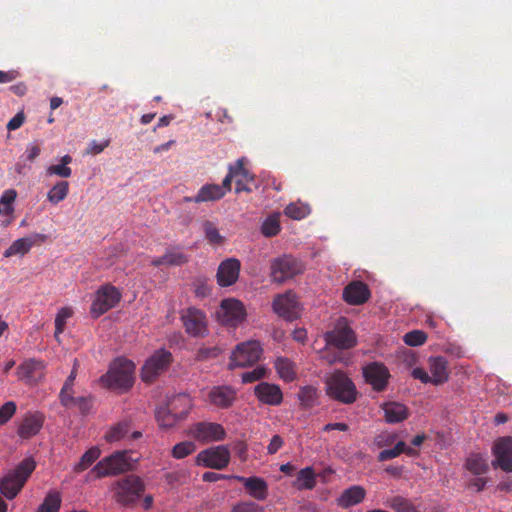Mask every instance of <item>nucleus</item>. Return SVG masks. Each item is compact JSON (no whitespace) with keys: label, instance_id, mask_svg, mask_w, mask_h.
I'll list each match as a JSON object with an SVG mask.
<instances>
[{"label":"nucleus","instance_id":"1","mask_svg":"<svg viewBox=\"0 0 512 512\" xmlns=\"http://www.w3.org/2000/svg\"><path fill=\"white\" fill-rule=\"evenodd\" d=\"M326 394L341 403L352 404L357 399V389L351 378L341 370L325 376Z\"/></svg>","mask_w":512,"mask_h":512},{"label":"nucleus","instance_id":"2","mask_svg":"<svg viewBox=\"0 0 512 512\" xmlns=\"http://www.w3.org/2000/svg\"><path fill=\"white\" fill-rule=\"evenodd\" d=\"M135 365L125 358H117L108 372L101 376L102 384L110 389L128 390L134 383Z\"/></svg>","mask_w":512,"mask_h":512},{"label":"nucleus","instance_id":"3","mask_svg":"<svg viewBox=\"0 0 512 512\" xmlns=\"http://www.w3.org/2000/svg\"><path fill=\"white\" fill-rule=\"evenodd\" d=\"M36 463L32 458L24 459L14 471L0 480V491L7 499H13L20 492L34 471Z\"/></svg>","mask_w":512,"mask_h":512},{"label":"nucleus","instance_id":"4","mask_svg":"<svg viewBox=\"0 0 512 512\" xmlns=\"http://www.w3.org/2000/svg\"><path fill=\"white\" fill-rule=\"evenodd\" d=\"M130 469L126 451H116L100 460L89 472L94 478L100 479L110 475H118Z\"/></svg>","mask_w":512,"mask_h":512},{"label":"nucleus","instance_id":"5","mask_svg":"<svg viewBox=\"0 0 512 512\" xmlns=\"http://www.w3.org/2000/svg\"><path fill=\"white\" fill-rule=\"evenodd\" d=\"M324 339L326 347H334L339 350L351 349L357 343L356 335L344 317L339 318L334 328L324 334Z\"/></svg>","mask_w":512,"mask_h":512},{"label":"nucleus","instance_id":"6","mask_svg":"<svg viewBox=\"0 0 512 512\" xmlns=\"http://www.w3.org/2000/svg\"><path fill=\"white\" fill-rule=\"evenodd\" d=\"M144 490V483L138 476L128 475L115 484V499L123 506H130L140 498Z\"/></svg>","mask_w":512,"mask_h":512},{"label":"nucleus","instance_id":"7","mask_svg":"<svg viewBox=\"0 0 512 512\" xmlns=\"http://www.w3.org/2000/svg\"><path fill=\"white\" fill-rule=\"evenodd\" d=\"M216 315L222 325L235 328L246 319L247 313L241 301L228 298L221 301Z\"/></svg>","mask_w":512,"mask_h":512},{"label":"nucleus","instance_id":"8","mask_svg":"<svg viewBox=\"0 0 512 512\" xmlns=\"http://www.w3.org/2000/svg\"><path fill=\"white\" fill-rule=\"evenodd\" d=\"M271 278L276 283H284L303 272L302 263L291 255H283L271 262Z\"/></svg>","mask_w":512,"mask_h":512},{"label":"nucleus","instance_id":"9","mask_svg":"<svg viewBox=\"0 0 512 512\" xmlns=\"http://www.w3.org/2000/svg\"><path fill=\"white\" fill-rule=\"evenodd\" d=\"M261 354L262 348L258 341L238 344L231 354L229 369L251 366L260 359Z\"/></svg>","mask_w":512,"mask_h":512},{"label":"nucleus","instance_id":"10","mask_svg":"<svg viewBox=\"0 0 512 512\" xmlns=\"http://www.w3.org/2000/svg\"><path fill=\"white\" fill-rule=\"evenodd\" d=\"M120 300L121 293L115 286L110 284L103 285L95 293L90 313L94 318H98L115 307Z\"/></svg>","mask_w":512,"mask_h":512},{"label":"nucleus","instance_id":"11","mask_svg":"<svg viewBox=\"0 0 512 512\" xmlns=\"http://www.w3.org/2000/svg\"><path fill=\"white\" fill-rule=\"evenodd\" d=\"M172 362V354L165 350L155 351L145 362L141 370V378L144 382H152L158 375L163 373Z\"/></svg>","mask_w":512,"mask_h":512},{"label":"nucleus","instance_id":"12","mask_svg":"<svg viewBox=\"0 0 512 512\" xmlns=\"http://www.w3.org/2000/svg\"><path fill=\"white\" fill-rule=\"evenodd\" d=\"M230 462V451L227 446L219 445L201 451L196 457V464L199 466L222 470Z\"/></svg>","mask_w":512,"mask_h":512},{"label":"nucleus","instance_id":"13","mask_svg":"<svg viewBox=\"0 0 512 512\" xmlns=\"http://www.w3.org/2000/svg\"><path fill=\"white\" fill-rule=\"evenodd\" d=\"M190 435L199 442L209 443L224 440L226 431L218 423L198 422L190 428Z\"/></svg>","mask_w":512,"mask_h":512},{"label":"nucleus","instance_id":"14","mask_svg":"<svg viewBox=\"0 0 512 512\" xmlns=\"http://www.w3.org/2000/svg\"><path fill=\"white\" fill-rule=\"evenodd\" d=\"M495 460L492 465L509 473L512 472V436L498 438L492 447Z\"/></svg>","mask_w":512,"mask_h":512},{"label":"nucleus","instance_id":"15","mask_svg":"<svg viewBox=\"0 0 512 512\" xmlns=\"http://www.w3.org/2000/svg\"><path fill=\"white\" fill-rule=\"evenodd\" d=\"M186 332L193 337H204L207 334L205 313L197 308L186 309L181 316Z\"/></svg>","mask_w":512,"mask_h":512},{"label":"nucleus","instance_id":"16","mask_svg":"<svg viewBox=\"0 0 512 512\" xmlns=\"http://www.w3.org/2000/svg\"><path fill=\"white\" fill-rule=\"evenodd\" d=\"M273 310L288 321L296 320L299 317V304L296 295L289 291L276 296L273 301Z\"/></svg>","mask_w":512,"mask_h":512},{"label":"nucleus","instance_id":"17","mask_svg":"<svg viewBox=\"0 0 512 512\" xmlns=\"http://www.w3.org/2000/svg\"><path fill=\"white\" fill-rule=\"evenodd\" d=\"M363 375L367 383H369L374 390L383 391L388 384L390 377L387 367L379 362L368 364L363 369Z\"/></svg>","mask_w":512,"mask_h":512},{"label":"nucleus","instance_id":"18","mask_svg":"<svg viewBox=\"0 0 512 512\" xmlns=\"http://www.w3.org/2000/svg\"><path fill=\"white\" fill-rule=\"evenodd\" d=\"M254 394L257 399L266 405L278 406L283 401V393L279 385L260 382L254 387Z\"/></svg>","mask_w":512,"mask_h":512},{"label":"nucleus","instance_id":"19","mask_svg":"<svg viewBox=\"0 0 512 512\" xmlns=\"http://www.w3.org/2000/svg\"><path fill=\"white\" fill-rule=\"evenodd\" d=\"M240 267V261L234 258L221 262L217 270L218 284L222 287L234 284L238 280Z\"/></svg>","mask_w":512,"mask_h":512},{"label":"nucleus","instance_id":"20","mask_svg":"<svg viewBox=\"0 0 512 512\" xmlns=\"http://www.w3.org/2000/svg\"><path fill=\"white\" fill-rule=\"evenodd\" d=\"M44 363L34 358L27 359L17 367V377L28 384L38 381L43 375Z\"/></svg>","mask_w":512,"mask_h":512},{"label":"nucleus","instance_id":"21","mask_svg":"<svg viewBox=\"0 0 512 512\" xmlns=\"http://www.w3.org/2000/svg\"><path fill=\"white\" fill-rule=\"evenodd\" d=\"M233 479L243 483L245 489L247 490L248 494L259 501H263L268 496V485L267 482L260 477H243V476H233Z\"/></svg>","mask_w":512,"mask_h":512},{"label":"nucleus","instance_id":"22","mask_svg":"<svg viewBox=\"0 0 512 512\" xmlns=\"http://www.w3.org/2000/svg\"><path fill=\"white\" fill-rule=\"evenodd\" d=\"M369 297V288L361 281H353L343 290V299L350 305L363 304L369 299Z\"/></svg>","mask_w":512,"mask_h":512},{"label":"nucleus","instance_id":"23","mask_svg":"<svg viewBox=\"0 0 512 512\" xmlns=\"http://www.w3.org/2000/svg\"><path fill=\"white\" fill-rule=\"evenodd\" d=\"M43 423L44 416L41 413H29L23 418L17 433L21 438L29 439L39 433Z\"/></svg>","mask_w":512,"mask_h":512},{"label":"nucleus","instance_id":"24","mask_svg":"<svg viewBox=\"0 0 512 512\" xmlns=\"http://www.w3.org/2000/svg\"><path fill=\"white\" fill-rule=\"evenodd\" d=\"M208 399L219 408H229L236 399V391L230 386H217L211 389Z\"/></svg>","mask_w":512,"mask_h":512},{"label":"nucleus","instance_id":"25","mask_svg":"<svg viewBox=\"0 0 512 512\" xmlns=\"http://www.w3.org/2000/svg\"><path fill=\"white\" fill-rule=\"evenodd\" d=\"M366 496V490L359 485H353L345 489L341 495L336 499L339 507L347 509L361 503Z\"/></svg>","mask_w":512,"mask_h":512},{"label":"nucleus","instance_id":"26","mask_svg":"<svg viewBox=\"0 0 512 512\" xmlns=\"http://www.w3.org/2000/svg\"><path fill=\"white\" fill-rule=\"evenodd\" d=\"M429 369L431 372V381L434 385H441L448 381V361L442 357H431L429 359Z\"/></svg>","mask_w":512,"mask_h":512},{"label":"nucleus","instance_id":"27","mask_svg":"<svg viewBox=\"0 0 512 512\" xmlns=\"http://www.w3.org/2000/svg\"><path fill=\"white\" fill-rule=\"evenodd\" d=\"M225 195V189L217 184H206L200 188L195 197H184L186 202L202 203L216 201Z\"/></svg>","mask_w":512,"mask_h":512},{"label":"nucleus","instance_id":"28","mask_svg":"<svg viewBox=\"0 0 512 512\" xmlns=\"http://www.w3.org/2000/svg\"><path fill=\"white\" fill-rule=\"evenodd\" d=\"M188 262V256L179 248L168 249L161 257L152 260V265L159 266H180Z\"/></svg>","mask_w":512,"mask_h":512},{"label":"nucleus","instance_id":"29","mask_svg":"<svg viewBox=\"0 0 512 512\" xmlns=\"http://www.w3.org/2000/svg\"><path fill=\"white\" fill-rule=\"evenodd\" d=\"M384 417L386 422L395 424L408 418V409L405 405L398 402H388L383 405Z\"/></svg>","mask_w":512,"mask_h":512},{"label":"nucleus","instance_id":"30","mask_svg":"<svg viewBox=\"0 0 512 512\" xmlns=\"http://www.w3.org/2000/svg\"><path fill=\"white\" fill-rule=\"evenodd\" d=\"M165 406L184 419L192 407V400L187 394H178L172 397Z\"/></svg>","mask_w":512,"mask_h":512},{"label":"nucleus","instance_id":"31","mask_svg":"<svg viewBox=\"0 0 512 512\" xmlns=\"http://www.w3.org/2000/svg\"><path fill=\"white\" fill-rule=\"evenodd\" d=\"M316 486V474L312 467L301 469L293 482V487L297 490H312Z\"/></svg>","mask_w":512,"mask_h":512},{"label":"nucleus","instance_id":"32","mask_svg":"<svg viewBox=\"0 0 512 512\" xmlns=\"http://www.w3.org/2000/svg\"><path fill=\"white\" fill-rule=\"evenodd\" d=\"M466 469L474 475H483L488 472L489 465L484 455L480 453L470 454L465 462Z\"/></svg>","mask_w":512,"mask_h":512},{"label":"nucleus","instance_id":"33","mask_svg":"<svg viewBox=\"0 0 512 512\" xmlns=\"http://www.w3.org/2000/svg\"><path fill=\"white\" fill-rule=\"evenodd\" d=\"M384 504L395 512H420L410 499L400 495L388 498Z\"/></svg>","mask_w":512,"mask_h":512},{"label":"nucleus","instance_id":"34","mask_svg":"<svg viewBox=\"0 0 512 512\" xmlns=\"http://www.w3.org/2000/svg\"><path fill=\"white\" fill-rule=\"evenodd\" d=\"M76 366H77V360L75 359L74 367L60 391V395H59L60 400L64 406H70L76 402L75 397H73V395H72V392H73L72 387H73L74 380L76 378V373H77Z\"/></svg>","mask_w":512,"mask_h":512},{"label":"nucleus","instance_id":"35","mask_svg":"<svg viewBox=\"0 0 512 512\" xmlns=\"http://www.w3.org/2000/svg\"><path fill=\"white\" fill-rule=\"evenodd\" d=\"M101 455V450L97 446H93L88 449L80 458L79 462H77L73 471L75 473H82L87 470Z\"/></svg>","mask_w":512,"mask_h":512},{"label":"nucleus","instance_id":"36","mask_svg":"<svg viewBox=\"0 0 512 512\" xmlns=\"http://www.w3.org/2000/svg\"><path fill=\"white\" fill-rule=\"evenodd\" d=\"M275 369L279 377L286 382H291L296 377L294 364L288 358H277L275 360Z\"/></svg>","mask_w":512,"mask_h":512},{"label":"nucleus","instance_id":"37","mask_svg":"<svg viewBox=\"0 0 512 512\" xmlns=\"http://www.w3.org/2000/svg\"><path fill=\"white\" fill-rule=\"evenodd\" d=\"M34 242V239L29 237L17 239L5 250L4 257H11L18 254L24 255L29 252Z\"/></svg>","mask_w":512,"mask_h":512},{"label":"nucleus","instance_id":"38","mask_svg":"<svg viewBox=\"0 0 512 512\" xmlns=\"http://www.w3.org/2000/svg\"><path fill=\"white\" fill-rule=\"evenodd\" d=\"M69 193V183L65 180L58 181L47 193V200L57 205L62 202Z\"/></svg>","mask_w":512,"mask_h":512},{"label":"nucleus","instance_id":"39","mask_svg":"<svg viewBox=\"0 0 512 512\" xmlns=\"http://www.w3.org/2000/svg\"><path fill=\"white\" fill-rule=\"evenodd\" d=\"M156 420L158 424L163 428L173 427L182 418L178 417L176 413H173L166 406H161L156 411Z\"/></svg>","mask_w":512,"mask_h":512},{"label":"nucleus","instance_id":"40","mask_svg":"<svg viewBox=\"0 0 512 512\" xmlns=\"http://www.w3.org/2000/svg\"><path fill=\"white\" fill-rule=\"evenodd\" d=\"M205 239L212 246H220L225 242V237L222 236L215 223L205 221L202 225Z\"/></svg>","mask_w":512,"mask_h":512},{"label":"nucleus","instance_id":"41","mask_svg":"<svg viewBox=\"0 0 512 512\" xmlns=\"http://www.w3.org/2000/svg\"><path fill=\"white\" fill-rule=\"evenodd\" d=\"M130 431V422L121 421L116 425L112 426L105 435V439L108 442H116L128 435Z\"/></svg>","mask_w":512,"mask_h":512},{"label":"nucleus","instance_id":"42","mask_svg":"<svg viewBox=\"0 0 512 512\" xmlns=\"http://www.w3.org/2000/svg\"><path fill=\"white\" fill-rule=\"evenodd\" d=\"M280 230L281 227L278 214L268 216L261 226V232L266 237L276 236Z\"/></svg>","mask_w":512,"mask_h":512},{"label":"nucleus","instance_id":"43","mask_svg":"<svg viewBox=\"0 0 512 512\" xmlns=\"http://www.w3.org/2000/svg\"><path fill=\"white\" fill-rule=\"evenodd\" d=\"M309 212V207L301 203H290L284 209V214L294 220H301L305 218Z\"/></svg>","mask_w":512,"mask_h":512},{"label":"nucleus","instance_id":"44","mask_svg":"<svg viewBox=\"0 0 512 512\" xmlns=\"http://www.w3.org/2000/svg\"><path fill=\"white\" fill-rule=\"evenodd\" d=\"M61 507V497L58 492H50L45 497L43 503L39 506L41 511L59 512Z\"/></svg>","mask_w":512,"mask_h":512},{"label":"nucleus","instance_id":"45","mask_svg":"<svg viewBox=\"0 0 512 512\" xmlns=\"http://www.w3.org/2000/svg\"><path fill=\"white\" fill-rule=\"evenodd\" d=\"M73 314V311L69 307H63L61 308L55 318V338L59 341V335L63 333L66 321L69 319Z\"/></svg>","mask_w":512,"mask_h":512},{"label":"nucleus","instance_id":"46","mask_svg":"<svg viewBox=\"0 0 512 512\" xmlns=\"http://www.w3.org/2000/svg\"><path fill=\"white\" fill-rule=\"evenodd\" d=\"M427 340V335L421 330H413L406 333L403 337V341L406 345L416 347L423 345Z\"/></svg>","mask_w":512,"mask_h":512},{"label":"nucleus","instance_id":"47","mask_svg":"<svg viewBox=\"0 0 512 512\" xmlns=\"http://www.w3.org/2000/svg\"><path fill=\"white\" fill-rule=\"evenodd\" d=\"M196 446L191 441H184L176 444L172 449V456L176 459H182L193 453Z\"/></svg>","mask_w":512,"mask_h":512},{"label":"nucleus","instance_id":"48","mask_svg":"<svg viewBox=\"0 0 512 512\" xmlns=\"http://www.w3.org/2000/svg\"><path fill=\"white\" fill-rule=\"evenodd\" d=\"M221 353V349L217 346L206 347L202 346L197 350L196 360L208 361L217 358Z\"/></svg>","mask_w":512,"mask_h":512},{"label":"nucleus","instance_id":"49","mask_svg":"<svg viewBox=\"0 0 512 512\" xmlns=\"http://www.w3.org/2000/svg\"><path fill=\"white\" fill-rule=\"evenodd\" d=\"M266 375L267 369L263 366H257L251 371L244 372L241 378L243 383H252L265 378Z\"/></svg>","mask_w":512,"mask_h":512},{"label":"nucleus","instance_id":"50","mask_svg":"<svg viewBox=\"0 0 512 512\" xmlns=\"http://www.w3.org/2000/svg\"><path fill=\"white\" fill-rule=\"evenodd\" d=\"M230 512H264V508L253 501H240L233 505Z\"/></svg>","mask_w":512,"mask_h":512},{"label":"nucleus","instance_id":"51","mask_svg":"<svg viewBox=\"0 0 512 512\" xmlns=\"http://www.w3.org/2000/svg\"><path fill=\"white\" fill-rule=\"evenodd\" d=\"M228 173L232 174L234 179L243 177L244 179L249 178L251 181H254V177L245 169L243 159H238L235 165L230 166Z\"/></svg>","mask_w":512,"mask_h":512},{"label":"nucleus","instance_id":"52","mask_svg":"<svg viewBox=\"0 0 512 512\" xmlns=\"http://www.w3.org/2000/svg\"><path fill=\"white\" fill-rule=\"evenodd\" d=\"M16 404L8 401L0 407V425L6 424L15 414Z\"/></svg>","mask_w":512,"mask_h":512},{"label":"nucleus","instance_id":"53","mask_svg":"<svg viewBox=\"0 0 512 512\" xmlns=\"http://www.w3.org/2000/svg\"><path fill=\"white\" fill-rule=\"evenodd\" d=\"M46 173L49 176L56 175L61 178H69L72 175V170L70 167H66L65 165L60 163V164L50 165L46 169Z\"/></svg>","mask_w":512,"mask_h":512},{"label":"nucleus","instance_id":"54","mask_svg":"<svg viewBox=\"0 0 512 512\" xmlns=\"http://www.w3.org/2000/svg\"><path fill=\"white\" fill-rule=\"evenodd\" d=\"M397 434L395 433H381L374 438V443L378 448L390 446L395 443Z\"/></svg>","mask_w":512,"mask_h":512},{"label":"nucleus","instance_id":"55","mask_svg":"<svg viewBox=\"0 0 512 512\" xmlns=\"http://www.w3.org/2000/svg\"><path fill=\"white\" fill-rule=\"evenodd\" d=\"M322 358L324 360L327 361V363L329 364H334V363H344V364H348L349 363V357L343 355L341 352H329V351H325L322 355Z\"/></svg>","mask_w":512,"mask_h":512},{"label":"nucleus","instance_id":"56","mask_svg":"<svg viewBox=\"0 0 512 512\" xmlns=\"http://www.w3.org/2000/svg\"><path fill=\"white\" fill-rule=\"evenodd\" d=\"M40 152L41 148L38 143H30L26 147L25 155L27 160L32 162L40 155Z\"/></svg>","mask_w":512,"mask_h":512},{"label":"nucleus","instance_id":"57","mask_svg":"<svg viewBox=\"0 0 512 512\" xmlns=\"http://www.w3.org/2000/svg\"><path fill=\"white\" fill-rule=\"evenodd\" d=\"M234 475H224L216 472H205L202 475V480L205 482H217L223 479H233Z\"/></svg>","mask_w":512,"mask_h":512},{"label":"nucleus","instance_id":"58","mask_svg":"<svg viewBox=\"0 0 512 512\" xmlns=\"http://www.w3.org/2000/svg\"><path fill=\"white\" fill-rule=\"evenodd\" d=\"M235 180V191L236 193H240L242 191L251 192L252 188L249 183L252 182L249 178L244 179L243 177H238Z\"/></svg>","mask_w":512,"mask_h":512},{"label":"nucleus","instance_id":"59","mask_svg":"<svg viewBox=\"0 0 512 512\" xmlns=\"http://www.w3.org/2000/svg\"><path fill=\"white\" fill-rule=\"evenodd\" d=\"M25 117L22 112L17 113L7 124V129L9 131L16 130L20 128L24 123Z\"/></svg>","mask_w":512,"mask_h":512},{"label":"nucleus","instance_id":"60","mask_svg":"<svg viewBox=\"0 0 512 512\" xmlns=\"http://www.w3.org/2000/svg\"><path fill=\"white\" fill-rule=\"evenodd\" d=\"M411 375L424 384L432 383L430 375L423 368H414Z\"/></svg>","mask_w":512,"mask_h":512},{"label":"nucleus","instance_id":"61","mask_svg":"<svg viewBox=\"0 0 512 512\" xmlns=\"http://www.w3.org/2000/svg\"><path fill=\"white\" fill-rule=\"evenodd\" d=\"M283 445V439L279 435H274L267 447L268 454H275Z\"/></svg>","mask_w":512,"mask_h":512},{"label":"nucleus","instance_id":"62","mask_svg":"<svg viewBox=\"0 0 512 512\" xmlns=\"http://www.w3.org/2000/svg\"><path fill=\"white\" fill-rule=\"evenodd\" d=\"M400 454L399 452L393 447L392 449H385V450H382L378 456H377V460L380 461V462H383V461H387V460H390V459H393V458H396L398 457Z\"/></svg>","mask_w":512,"mask_h":512},{"label":"nucleus","instance_id":"63","mask_svg":"<svg viewBox=\"0 0 512 512\" xmlns=\"http://www.w3.org/2000/svg\"><path fill=\"white\" fill-rule=\"evenodd\" d=\"M16 197H17V192L14 189H8V190L4 191L0 200L6 206L13 207L12 204L15 201Z\"/></svg>","mask_w":512,"mask_h":512},{"label":"nucleus","instance_id":"64","mask_svg":"<svg viewBox=\"0 0 512 512\" xmlns=\"http://www.w3.org/2000/svg\"><path fill=\"white\" fill-rule=\"evenodd\" d=\"M384 471L395 478H401L405 471L404 466L401 465H388L385 467Z\"/></svg>","mask_w":512,"mask_h":512}]
</instances>
